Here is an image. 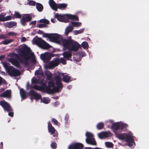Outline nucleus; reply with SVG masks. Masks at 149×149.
<instances>
[{"label":"nucleus","mask_w":149,"mask_h":149,"mask_svg":"<svg viewBox=\"0 0 149 149\" xmlns=\"http://www.w3.org/2000/svg\"><path fill=\"white\" fill-rule=\"evenodd\" d=\"M30 54L31 56H33V53H31L30 49L26 46H24L23 48L21 54V57L24 61L28 60L30 58L29 55Z\"/></svg>","instance_id":"nucleus-6"},{"label":"nucleus","mask_w":149,"mask_h":149,"mask_svg":"<svg viewBox=\"0 0 149 149\" xmlns=\"http://www.w3.org/2000/svg\"><path fill=\"white\" fill-rule=\"evenodd\" d=\"M11 93L10 90H7L4 93L2 94L1 96L4 97H10Z\"/></svg>","instance_id":"nucleus-22"},{"label":"nucleus","mask_w":149,"mask_h":149,"mask_svg":"<svg viewBox=\"0 0 149 149\" xmlns=\"http://www.w3.org/2000/svg\"><path fill=\"white\" fill-rule=\"evenodd\" d=\"M113 122V121L112 120H109L108 121H107V123H112Z\"/></svg>","instance_id":"nucleus-55"},{"label":"nucleus","mask_w":149,"mask_h":149,"mask_svg":"<svg viewBox=\"0 0 149 149\" xmlns=\"http://www.w3.org/2000/svg\"><path fill=\"white\" fill-rule=\"evenodd\" d=\"M112 134L109 131L107 132H102L98 134L99 138L101 139H104L105 138L111 136Z\"/></svg>","instance_id":"nucleus-12"},{"label":"nucleus","mask_w":149,"mask_h":149,"mask_svg":"<svg viewBox=\"0 0 149 149\" xmlns=\"http://www.w3.org/2000/svg\"><path fill=\"white\" fill-rule=\"evenodd\" d=\"M36 23V21H33L31 22V24H35Z\"/></svg>","instance_id":"nucleus-57"},{"label":"nucleus","mask_w":149,"mask_h":149,"mask_svg":"<svg viewBox=\"0 0 149 149\" xmlns=\"http://www.w3.org/2000/svg\"><path fill=\"white\" fill-rule=\"evenodd\" d=\"M54 137H56L57 136V135L56 134H54L53 135Z\"/></svg>","instance_id":"nucleus-62"},{"label":"nucleus","mask_w":149,"mask_h":149,"mask_svg":"<svg viewBox=\"0 0 149 149\" xmlns=\"http://www.w3.org/2000/svg\"><path fill=\"white\" fill-rule=\"evenodd\" d=\"M76 149H81L84 146L83 144L79 143H75Z\"/></svg>","instance_id":"nucleus-35"},{"label":"nucleus","mask_w":149,"mask_h":149,"mask_svg":"<svg viewBox=\"0 0 149 149\" xmlns=\"http://www.w3.org/2000/svg\"><path fill=\"white\" fill-rule=\"evenodd\" d=\"M56 21V20H55L54 19H51V21L52 23H54Z\"/></svg>","instance_id":"nucleus-54"},{"label":"nucleus","mask_w":149,"mask_h":149,"mask_svg":"<svg viewBox=\"0 0 149 149\" xmlns=\"http://www.w3.org/2000/svg\"><path fill=\"white\" fill-rule=\"evenodd\" d=\"M2 78L0 77V83L2 82Z\"/></svg>","instance_id":"nucleus-61"},{"label":"nucleus","mask_w":149,"mask_h":149,"mask_svg":"<svg viewBox=\"0 0 149 149\" xmlns=\"http://www.w3.org/2000/svg\"><path fill=\"white\" fill-rule=\"evenodd\" d=\"M69 118L68 116L67 115H66L65 117V119L66 120H67Z\"/></svg>","instance_id":"nucleus-56"},{"label":"nucleus","mask_w":149,"mask_h":149,"mask_svg":"<svg viewBox=\"0 0 149 149\" xmlns=\"http://www.w3.org/2000/svg\"><path fill=\"white\" fill-rule=\"evenodd\" d=\"M45 74L48 78H51L52 76V73L48 71H45Z\"/></svg>","instance_id":"nucleus-39"},{"label":"nucleus","mask_w":149,"mask_h":149,"mask_svg":"<svg viewBox=\"0 0 149 149\" xmlns=\"http://www.w3.org/2000/svg\"><path fill=\"white\" fill-rule=\"evenodd\" d=\"M0 21H5L4 16V15H0Z\"/></svg>","instance_id":"nucleus-45"},{"label":"nucleus","mask_w":149,"mask_h":149,"mask_svg":"<svg viewBox=\"0 0 149 149\" xmlns=\"http://www.w3.org/2000/svg\"><path fill=\"white\" fill-rule=\"evenodd\" d=\"M29 4L30 6H35V3L33 1H31L29 2Z\"/></svg>","instance_id":"nucleus-43"},{"label":"nucleus","mask_w":149,"mask_h":149,"mask_svg":"<svg viewBox=\"0 0 149 149\" xmlns=\"http://www.w3.org/2000/svg\"><path fill=\"white\" fill-rule=\"evenodd\" d=\"M32 80H36V79H33Z\"/></svg>","instance_id":"nucleus-64"},{"label":"nucleus","mask_w":149,"mask_h":149,"mask_svg":"<svg viewBox=\"0 0 149 149\" xmlns=\"http://www.w3.org/2000/svg\"><path fill=\"white\" fill-rule=\"evenodd\" d=\"M49 3L52 9L55 11H57L58 4H56L53 0H49Z\"/></svg>","instance_id":"nucleus-16"},{"label":"nucleus","mask_w":149,"mask_h":149,"mask_svg":"<svg viewBox=\"0 0 149 149\" xmlns=\"http://www.w3.org/2000/svg\"><path fill=\"white\" fill-rule=\"evenodd\" d=\"M8 115L9 116H10L12 117L13 116V112H9L8 113Z\"/></svg>","instance_id":"nucleus-52"},{"label":"nucleus","mask_w":149,"mask_h":149,"mask_svg":"<svg viewBox=\"0 0 149 149\" xmlns=\"http://www.w3.org/2000/svg\"><path fill=\"white\" fill-rule=\"evenodd\" d=\"M0 104L5 110L8 111H11V109L9 105L5 101H2L0 102Z\"/></svg>","instance_id":"nucleus-13"},{"label":"nucleus","mask_w":149,"mask_h":149,"mask_svg":"<svg viewBox=\"0 0 149 149\" xmlns=\"http://www.w3.org/2000/svg\"><path fill=\"white\" fill-rule=\"evenodd\" d=\"M38 22L43 23L38 24V26L39 28L45 27L46 24H48L49 23V21L47 20L43 19L39 20Z\"/></svg>","instance_id":"nucleus-14"},{"label":"nucleus","mask_w":149,"mask_h":149,"mask_svg":"<svg viewBox=\"0 0 149 149\" xmlns=\"http://www.w3.org/2000/svg\"><path fill=\"white\" fill-rule=\"evenodd\" d=\"M60 61L63 64H65L66 63L65 60L63 58H61L60 59Z\"/></svg>","instance_id":"nucleus-47"},{"label":"nucleus","mask_w":149,"mask_h":149,"mask_svg":"<svg viewBox=\"0 0 149 149\" xmlns=\"http://www.w3.org/2000/svg\"><path fill=\"white\" fill-rule=\"evenodd\" d=\"M52 122L53 123L54 125H57L58 122L57 120L55 119H53L52 120Z\"/></svg>","instance_id":"nucleus-49"},{"label":"nucleus","mask_w":149,"mask_h":149,"mask_svg":"<svg viewBox=\"0 0 149 149\" xmlns=\"http://www.w3.org/2000/svg\"><path fill=\"white\" fill-rule=\"evenodd\" d=\"M75 143L70 144L68 147V149H76Z\"/></svg>","instance_id":"nucleus-40"},{"label":"nucleus","mask_w":149,"mask_h":149,"mask_svg":"<svg viewBox=\"0 0 149 149\" xmlns=\"http://www.w3.org/2000/svg\"><path fill=\"white\" fill-rule=\"evenodd\" d=\"M13 40L12 39H7L4 41H2L1 43L4 45H7L13 42Z\"/></svg>","instance_id":"nucleus-33"},{"label":"nucleus","mask_w":149,"mask_h":149,"mask_svg":"<svg viewBox=\"0 0 149 149\" xmlns=\"http://www.w3.org/2000/svg\"><path fill=\"white\" fill-rule=\"evenodd\" d=\"M1 146L0 147V149H2V145H3V143L1 142Z\"/></svg>","instance_id":"nucleus-58"},{"label":"nucleus","mask_w":149,"mask_h":149,"mask_svg":"<svg viewBox=\"0 0 149 149\" xmlns=\"http://www.w3.org/2000/svg\"><path fill=\"white\" fill-rule=\"evenodd\" d=\"M73 29V27L71 26H68L65 29V34H68L69 32L72 31Z\"/></svg>","instance_id":"nucleus-27"},{"label":"nucleus","mask_w":149,"mask_h":149,"mask_svg":"<svg viewBox=\"0 0 149 149\" xmlns=\"http://www.w3.org/2000/svg\"><path fill=\"white\" fill-rule=\"evenodd\" d=\"M8 35L9 36H14L16 35V34L14 32H10L8 33Z\"/></svg>","instance_id":"nucleus-48"},{"label":"nucleus","mask_w":149,"mask_h":149,"mask_svg":"<svg viewBox=\"0 0 149 149\" xmlns=\"http://www.w3.org/2000/svg\"><path fill=\"white\" fill-rule=\"evenodd\" d=\"M26 39L24 37H23L21 39V41L22 42H24L26 40Z\"/></svg>","instance_id":"nucleus-53"},{"label":"nucleus","mask_w":149,"mask_h":149,"mask_svg":"<svg viewBox=\"0 0 149 149\" xmlns=\"http://www.w3.org/2000/svg\"><path fill=\"white\" fill-rule=\"evenodd\" d=\"M94 149H102L100 148H95Z\"/></svg>","instance_id":"nucleus-63"},{"label":"nucleus","mask_w":149,"mask_h":149,"mask_svg":"<svg viewBox=\"0 0 149 149\" xmlns=\"http://www.w3.org/2000/svg\"><path fill=\"white\" fill-rule=\"evenodd\" d=\"M127 126V124L120 121L113 123L111 128L115 130H113V132L116 137L119 139L125 141L129 146H132L134 144L132 134L131 132L122 134H119L118 132V131H124V129Z\"/></svg>","instance_id":"nucleus-1"},{"label":"nucleus","mask_w":149,"mask_h":149,"mask_svg":"<svg viewBox=\"0 0 149 149\" xmlns=\"http://www.w3.org/2000/svg\"><path fill=\"white\" fill-rule=\"evenodd\" d=\"M77 57H78V56L77 55H75L74 56V57L73 58V60L74 61H75L76 62H78L79 61H80L81 60V58H77V59L76 58Z\"/></svg>","instance_id":"nucleus-44"},{"label":"nucleus","mask_w":149,"mask_h":149,"mask_svg":"<svg viewBox=\"0 0 149 149\" xmlns=\"http://www.w3.org/2000/svg\"><path fill=\"white\" fill-rule=\"evenodd\" d=\"M45 36L49 40L60 45L65 46V43L66 42V39H63L62 36L57 33L46 34Z\"/></svg>","instance_id":"nucleus-2"},{"label":"nucleus","mask_w":149,"mask_h":149,"mask_svg":"<svg viewBox=\"0 0 149 149\" xmlns=\"http://www.w3.org/2000/svg\"><path fill=\"white\" fill-rule=\"evenodd\" d=\"M81 46L84 49L87 48L88 47V44L86 42H84L81 44Z\"/></svg>","instance_id":"nucleus-36"},{"label":"nucleus","mask_w":149,"mask_h":149,"mask_svg":"<svg viewBox=\"0 0 149 149\" xmlns=\"http://www.w3.org/2000/svg\"><path fill=\"white\" fill-rule=\"evenodd\" d=\"M40 57L41 59L43 60H49L51 58L52 55L50 53L46 52L41 54Z\"/></svg>","instance_id":"nucleus-15"},{"label":"nucleus","mask_w":149,"mask_h":149,"mask_svg":"<svg viewBox=\"0 0 149 149\" xmlns=\"http://www.w3.org/2000/svg\"><path fill=\"white\" fill-rule=\"evenodd\" d=\"M103 124L102 123H100L97 124V128L98 129H100L102 128L103 127Z\"/></svg>","instance_id":"nucleus-41"},{"label":"nucleus","mask_w":149,"mask_h":149,"mask_svg":"<svg viewBox=\"0 0 149 149\" xmlns=\"http://www.w3.org/2000/svg\"><path fill=\"white\" fill-rule=\"evenodd\" d=\"M71 24L73 27H78L80 26H81V22L73 21L71 22Z\"/></svg>","instance_id":"nucleus-26"},{"label":"nucleus","mask_w":149,"mask_h":149,"mask_svg":"<svg viewBox=\"0 0 149 149\" xmlns=\"http://www.w3.org/2000/svg\"><path fill=\"white\" fill-rule=\"evenodd\" d=\"M50 101V100L48 97H44L41 100V102L45 104H47Z\"/></svg>","instance_id":"nucleus-28"},{"label":"nucleus","mask_w":149,"mask_h":149,"mask_svg":"<svg viewBox=\"0 0 149 149\" xmlns=\"http://www.w3.org/2000/svg\"><path fill=\"white\" fill-rule=\"evenodd\" d=\"M84 29H81L79 30H74L73 31V33L74 35H77L78 34L81 33L83 32Z\"/></svg>","instance_id":"nucleus-31"},{"label":"nucleus","mask_w":149,"mask_h":149,"mask_svg":"<svg viewBox=\"0 0 149 149\" xmlns=\"http://www.w3.org/2000/svg\"><path fill=\"white\" fill-rule=\"evenodd\" d=\"M85 149H93V148L91 147H86Z\"/></svg>","instance_id":"nucleus-60"},{"label":"nucleus","mask_w":149,"mask_h":149,"mask_svg":"<svg viewBox=\"0 0 149 149\" xmlns=\"http://www.w3.org/2000/svg\"><path fill=\"white\" fill-rule=\"evenodd\" d=\"M66 42L65 43V46L64 45V49H68L70 51H77L80 47V45L77 42L70 39L66 40Z\"/></svg>","instance_id":"nucleus-3"},{"label":"nucleus","mask_w":149,"mask_h":149,"mask_svg":"<svg viewBox=\"0 0 149 149\" xmlns=\"http://www.w3.org/2000/svg\"><path fill=\"white\" fill-rule=\"evenodd\" d=\"M31 19V17L29 14H24L22 15V17L20 20L21 24L24 25L26 22L30 21Z\"/></svg>","instance_id":"nucleus-8"},{"label":"nucleus","mask_w":149,"mask_h":149,"mask_svg":"<svg viewBox=\"0 0 149 149\" xmlns=\"http://www.w3.org/2000/svg\"><path fill=\"white\" fill-rule=\"evenodd\" d=\"M32 42L33 44H36L43 49H47L51 47L50 45L46 42L40 38H34L32 41Z\"/></svg>","instance_id":"nucleus-5"},{"label":"nucleus","mask_w":149,"mask_h":149,"mask_svg":"<svg viewBox=\"0 0 149 149\" xmlns=\"http://www.w3.org/2000/svg\"><path fill=\"white\" fill-rule=\"evenodd\" d=\"M105 145L106 147L108 148H112L113 146V144L111 142H107L105 143Z\"/></svg>","instance_id":"nucleus-34"},{"label":"nucleus","mask_w":149,"mask_h":149,"mask_svg":"<svg viewBox=\"0 0 149 149\" xmlns=\"http://www.w3.org/2000/svg\"><path fill=\"white\" fill-rule=\"evenodd\" d=\"M67 5V4L65 3L58 4V8L60 9H64L66 7Z\"/></svg>","instance_id":"nucleus-29"},{"label":"nucleus","mask_w":149,"mask_h":149,"mask_svg":"<svg viewBox=\"0 0 149 149\" xmlns=\"http://www.w3.org/2000/svg\"><path fill=\"white\" fill-rule=\"evenodd\" d=\"M5 21L10 20L11 19L12 17L10 16H7L4 17Z\"/></svg>","instance_id":"nucleus-42"},{"label":"nucleus","mask_w":149,"mask_h":149,"mask_svg":"<svg viewBox=\"0 0 149 149\" xmlns=\"http://www.w3.org/2000/svg\"><path fill=\"white\" fill-rule=\"evenodd\" d=\"M51 148L53 149H55L56 148V145L55 143H52L51 145Z\"/></svg>","instance_id":"nucleus-46"},{"label":"nucleus","mask_w":149,"mask_h":149,"mask_svg":"<svg viewBox=\"0 0 149 149\" xmlns=\"http://www.w3.org/2000/svg\"><path fill=\"white\" fill-rule=\"evenodd\" d=\"M7 37V36H5L3 34L1 35H0V39H3L6 38V37Z\"/></svg>","instance_id":"nucleus-50"},{"label":"nucleus","mask_w":149,"mask_h":149,"mask_svg":"<svg viewBox=\"0 0 149 149\" xmlns=\"http://www.w3.org/2000/svg\"><path fill=\"white\" fill-rule=\"evenodd\" d=\"M10 56L13 57L9 59V61L12 63L16 66L17 67H19V64L17 61V56L16 54H10Z\"/></svg>","instance_id":"nucleus-9"},{"label":"nucleus","mask_w":149,"mask_h":149,"mask_svg":"<svg viewBox=\"0 0 149 149\" xmlns=\"http://www.w3.org/2000/svg\"><path fill=\"white\" fill-rule=\"evenodd\" d=\"M85 135L87 137L86 139V143L89 144L95 145H96V143L93 138V134L91 133L87 132Z\"/></svg>","instance_id":"nucleus-7"},{"label":"nucleus","mask_w":149,"mask_h":149,"mask_svg":"<svg viewBox=\"0 0 149 149\" xmlns=\"http://www.w3.org/2000/svg\"><path fill=\"white\" fill-rule=\"evenodd\" d=\"M63 78L64 81L66 82H69L70 80V78L67 75H65L63 76Z\"/></svg>","instance_id":"nucleus-38"},{"label":"nucleus","mask_w":149,"mask_h":149,"mask_svg":"<svg viewBox=\"0 0 149 149\" xmlns=\"http://www.w3.org/2000/svg\"><path fill=\"white\" fill-rule=\"evenodd\" d=\"M35 74L36 75H39L40 76L41 79H39V80H41V81H42L44 79V77L43 75V73L41 70H38L36 71L35 72Z\"/></svg>","instance_id":"nucleus-21"},{"label":"nucleus","mask_w":149,"mask_h":149,"mask_svg":"<svg viewBox=\"0 0 149 149\" xmlns=\"http://www.w3.org/2000/svg\"><path fill=\"white\" fill-rule=\"evenodd\" d=\"M63 74H61L58 76L56 79V84H55L52 81H50L49 84V87H50V92H58L61 88L62 86L61 82V78L60 77L63 75Z\"/></svg>","instance_id":"nucleus-4"},{"label":"nucleus","mask_w":149,"mask_h":149,"mask_svg":"<svg viewBox=\"0 0 149 149\" xmlns=\"http://www.w3.org/2000/svg\"><path fill=\"white\" fill-rule=\"evenodd\" d=\"M36 6L37 9L39 11H41L43 9V7L42 5L40 3H37Z\"/></svg>","instance_id":"nucleus-32"},{"label":"nucleus","mask_w":149,"mask_h":149,"mask_svg":"<svg viewBox=\"0 0 149 149\" xmlns=\"http://www.w3.org/2000/svg\"><path fill=\"white\" fill-rule=\"evenodd\" d=\"M20 93L22 98V99H25L26 97V95L25 92L22 89H21L20 90Z\"/></svg>","instance_id":"nucleus-25"},{"label":"nucleus","mask_w":149,"mask_h":149,"mask_svg":"<svg viewBox=\"0 0 149 149\" xmlns=\"http://www.w3.org/2000/svg\"><path fill=\"white\" fill-rule=\"evenodd\" d=\"M30 93L33 96L35 97V98L36 100L39 99L41 97L40 95L35 93L33 90H31L30 92Z\"/></svg>","instance_id":"nucleus-20"},{"label":"nucleus","mask_w":149,"mask_h":149,"mask_svg":"<svg viewBox=\"0 0 149 149\" xmlns=\"http://www.w3.org/2000/svg\"><path fill=\"white\" fill-rule=\"evenodd\" d=\"M4 57V56H0V60H1L2 58H3Z\"/></svg>","instance_id":"nucleus-59"},{"label":"nucleus","mask_w":149,"mask_h":149,"mask_svg":"<svg viewBox=\"0 0 149 149\" xmlns=\"http://www.w3.org/2000/svg\"><path fill=\"white\" fill-rule=\"evenodd\" d=\"M63 55L64 58L68 60H70V58L71 56V54L70 53L68 52H64L63 54Z\"/></svg>","instance_id":"nucleus-24"},{"label":"nucleus","mask_w":149,"mask_h":149,"mask_svg":"<svg viewBox=\"0 0 149 149\" xmlns=\"http://www.w3.org/2000/svg\"><path fill=\"white\" fill-rule=\"evenodd\" d=\"M55 18H57L58 20L59 21L63 22H67L65 14L61 15L57 13L55 15Z\"/></svg>","instance_id":"nucleus-11"},{"label":"nucleus","mask_w":149,"mask_h":149,"mask_svg":"<svg viewBox=\"0 0 149 149\" xmlns=\"http://www.w3.org/2000/svg\"><path fill=\"white\" fill-rule=\"evenodd\" d=\"M59 64L58 60V59H55L50 62L48 64V66H46V65L44 66V67L45 69L48 68H52L57 66Z\"/></svg>","instance_id":"nucleus-10"},{"label":"nucleus","mask_w":149,"mask_h":149,"mask_svg":"<svg viewBox=\"0 0 149 149\" xmlns=\"http://www.w3.org/2000/svg\"><path fill=\"white\" fill-rule=\"evenodd\" d=\"M66 18L68 21V19H70L71 20H78V18L76 16L70 14H65Z\"/></svg>","instance_id":"nucleus-17"},{"label":"nucleus","mask_w":149,"mask_h":149,"mask_svg":"<svg viewBox=\"0 0 149 149\" xmlns=\"http://www.w3.org/2000/svg\"><path fill=\"white\" fill-rule=\"evenodd\" d=\"M13 74L14 76L19 75L20 74L19 72L16 70H14L13 72Z\"/></svg>","instance_id":"nucleus-37"},{"label":"nucleus","mask_w":149,"mask_h":149,"mask_svg":"<svg viewBox=\"0 0 149 149\" xmlns=\"http://www.w3.org/2000/svg\"><path fill=\"white\" fill-rule=\"evenodd\" d=\"M80 56H81L82 57L84 56H86L85 53L82 52H80Z\"/></svg>","instance_id":"nucleus-51"},{"label":"nucleus","mask_w":149,"mask_h":149,"mask_svg":"<svg viewBox=\"0 0 149 149\" xmlns=\"http://www.w3.org/2000/svg\"><path fill=\"white\" fill-rule=\"evenodd\" d=\"M48 128L49 131L52 134L54 133L56 131L54 128L52 126L51 124L49 123H48Z\"/></svg>","instance_id":"nucleus-23"},{"label":"nucleus","mask_w":149,"mask_h":149,"mask_svg":"<svg viewBox=\"0 0 149 149\" xmlns=\"http://www.w3.org/2000/svg\"><path fill=\"white\" fill-rule=\"evenodd\" d=\"M22 15H21L19 13L15 12L14 14L13 15V18H19L22 17Z\"/></svg>","instance_id":"nucleus-30"},{"label":"nucleus","mask_w":149,"mask_h":149,"mask_svg":"<svg viewBox=\"0 0 149 149\" xmlns=\"http://www.w3.org/2000/svg\"><path fill=\"white\" fill-rule=\"evenodd\" d=\"M34 88L35 89L38 90H46L47 91H49L48 88L47 87L46 85L45 84H43L41 87L36 86H34Z\"/></svg>","instance_id":"nucleus-18"},{"label":"nucleus","mask_w":149,"mask_h":149,"mask_svg":"<svg viewBox=\"0 0 149 149\" xmlns=\"http://www.w3.org/2000/svg\"><path fill=\"white\" fill-rule=\"evenodd\" d=\"M4 25L8 28H12L16 25V23L14 22H7L4 24Z\"/></svg>","instance_id":"nucleus-19"}]
</instances>
